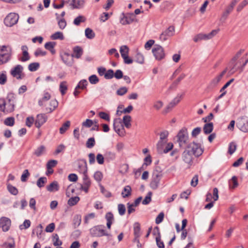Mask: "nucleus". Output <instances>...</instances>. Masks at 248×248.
Segmentation results:
<instances>
[{
  "label": "nucleus",
  "instance_id": "obj_1",
  "mask_svg": "<svg viewBox=\"0 0 248 248\" xmlns=\"http://www.w3.org/2000/svg\"><path fill=\"white\" fill-rule=\"evenodd\" d=\"M0 65L4 64L10 61L12 58V49L8 46H2L0 49Z\"/></svg>",
  "mask_w": 248,
  "mask_h": 248
},
{
  "label": "nucleus",
  "instance_id": "obj_2",
  "mask_svg": "<svg viewBox=\"0 0 248 248\" xmlns=\"http://www.w3.org/2000/svg\"><path fill=\"white\" fill-rule=\"evenodd\" d=\"M162 177V171L160 170L159 168L156 167L153 171L152 180L150 184V186L152 189L155 190L158 187Z\"/></svg>",
  "mask_w": 248,
  "mask_h": 248
},
{
  "label": "nucleus",
  "instance_id": "obj_3",
  "mask_svg": "<svg viewBox=\"0 0 248 248\" xmlns=\"http://www.w3.org/2000/svg\"><path fill=\"white\" fill-rule=\"evenodd\" d=\"M177 137L179 146L181 148L186 147L188 144V135L186 127H183L179 131Z\"/></svg>",
  "mask_w": 248,
  "mask_h": 248
},
{
  "label": "nucleus",
  "instance_id": "obj_4",
  "mask_svg": "<svg viewBox=\"0 0 248 248\" xmlns=\"http://www.w3.org/2000/svg\"><path fill=\"white\" fill-rule=\"evenodd\" d=\"M186 149L196 157L200 156L203 152V149L202 148L201 144L194 141L187 145Z\"/></svg>",
  "mask_w": 248,
  "mask_h": 248
},
{
  "label": "nucleus",
  "instance_id": "obj_5",
  "mask_svg": "<svg viewBox=\"0 0 248 248\" xmlns=\"http://www.w3.org/2000/svg\"><path fill=\"white\" fill-rule=\"evenodd\" d=\"M18 19L19 16L17 14L11 13L5 17L4 23L6 26L12 27L17 23Z\"/></svg>",
  "mask_w": 248,
  "mask_h": 248
},
{
  "label": "nucleus",
  "instance_id": "obj_6",
  "mask_svg": "<svg viewBox=\"0 0 248 248\" xmlns=\"http://www.w3.org/2000/svg\"><path fill=\"white\" fill-rule=\"evenodd\" d=\"M15 104L7 102L4 98H0V111L10 113L14 110Z\"/></svg>",
  "mask_w": 248,
  "mask_h": 248
},
{
  "label": "nucleus",
  "instance_id": "obj_7",
  "mask_svg": "<svg viewBox=\"0 0 248 248\" xmlns=\"http://www.w3.org/2000/svg\"><path fill=\"white\" fill-rule=\"evenodd\" d=\"M237 127L242 132H248V119L246 116L239 117L236 123Z\"/></svg>",
  "mask_w": 248,
  "mask_h": 248
},
{
  "label": "nucleus",
  "instance_id": "obj_8",
  "mask_svg": "<svg viewBox=\"0 0 248 248\" xmlns=\"http://www.w3.org/2000/svg\"><path fill=\"white\" fill-rule=\"evenodd\" d=\"M113 125L114 130L119 136H124L125 135V130L120 119H115Z\"/></svg>",
  "mask_w": 248,
  "mask_h": 248
},
{
  "label": "nucleus",
  "instance_id": "obj_9",
  "mask_svg": "<svg viewBox=\"0 0 248 248\" xmlns=\"http://www.w3.org/2000/svg\"><path fill=\"white\" fill-rule=\"evenodd\" d=\"M152 52L155 59L158 61L161 60L165 57V54L164 53V49L160 45H155L152 49Z\"/></svg>",
  "mask_w": 248,
  "mask_h": 248
},
{
  "label": "nucleus",
  "instance_id": "obj_10",
  "mask_svg": "<svg viewBox=\"0 0 248 248\" xmlns=\"http://www.w3.org/2000/svg\"><path fill=\"white\" fill-rule=\"evenodd\" d=\"M77 166V171L79 173L82 174L83 175L87 174V163L86 160L85 159H80L78 160Z\"/></svg>",
  "mask_w": 248,
  "mask_h": 248
},
{
  "label": "nucleus",
  "instance_id": "obj_11",
  "mask_svg": "<svg viewBox=\"0 0 248 248\" xmlns=\"http://www.w3.org/2000/svg\"><path fill=\"white\" fill-rule=\"evenodd\" d=\"M185 95V93H183L181 94H178L176 97H175L166 107L164 111L165 113L169 112L171 109L175 106L177 104H178L183 96Z\"/></svg>",
  "mask_w": 248,
  "mask_h": 248
},
{
  "label": "nucleus",
  "instance_id": "obj_12",
  "mask_svg": "<svg viewBox=\"0 0 248 248\" xmlns=\"http://www.w3.org/2000/svg\"><path fill=\"white\" fill-rule=\"evenodd\" d=\"M90 233L93 237H101L104 235L108 236V234L106 232L105 230L101 229V226H96L90 230Z\"/></svg>",
  "mask_w": 248,
  "mask_h": 248
},
{
  "label": "nucleus",
  "instance_id": "obj_13",
  "mask_svg": "<svg viewBox=\"0 0 248 248\" xmlns=\"http://www.w3.org/2000/svg\"><path fill=\"white\" fill-rule=\"evenodd\" d=\"M23 70V66L18 64L11 69L10 73L13 77L16 78L17 79H21L23 78L22 77Z\"/></svg>",
  "mask_w": 248,
  "mask_h": 248
},
{
  "label": "nucleus",
  "instance_id": "obj_14",
  "mask_svg": "<svg viewBox=\"0 0 248 248\" xmlns=\"http://www.w3.org/2000/svg\"><path fill=\"white\" fill-rule=\"evenodd\" d=\"M174 27L170 26L164 31H163L160 35V39L162 41L167 40L169 37L172 36L174 34Z\"/></svg>",
  "mask_w": 248,
  "mask_h": 248
},
{
  "label": "nucleus",
  "instance_id": "obj_15",
  "mask_svg": "<svg viewBox=\"0 0 248 248\" xmlns=\"http://www.w3.org/2000/svg\"><path fill=\"white\" fill-rule=\"evenodd\" d=\"M47 119V117L45 114H39L36 116L35 120V126L39 128L44 124H45Z\"/></svg>",
  "mask_w": 248,
  "mask_h": 248
},
{
  "label": "nucleus",
  "instance_id": "obj_16",
  "mask_svg": "<svg viewBox=\"0 0 248 248\" xmlns=\"http://www.w3.org/2000/svg\"><path fill=\"white\" fill-rule=\"evenodd\" d=\"M11 224V220L6 217H1L0 218V228L3 232H7Z\"/></svg>",
  "mask_w": 248,
  "mask_h": 248
},
{
  "label": "nucleus",
  "instance_id": "obj_17",
  "mask_svg": "<svg viewBox=\"0 0 248 248\" xmlns=\"http://www.w3.org/2000/svg\"><path fill=\"white\" fill-rule=\"evenodd\" d=\"M129 15L125 16L124 13L122 15L123 17H121L120 22L122 25H125L130 24L134 21V16L133 13L128 14Z\"/></svg>",
  "mask_w": 248,
  "mask_h": 248
},
{
  "label": "nucleus",
  "instance_id": "obj_18",
  "mask_svg": "<svg viewBox=\"0 0 248 248\" xmlns=\"http://www.w3.org/2000/svg\"><path fill=\"white\" fill-rule=\"evenodd\" d=\"M73 57H74V54H72L71 56H70L67 53H64L63 55L61 56V58L63 62L69 66H71L73 64Z\"/></svg>",
  "mask_w": 248,
  "mask_h": 248
},
{
  "label": "nucleus",
  "instance_id": "obj_19",
  "mask_svg": "<svg viewBox=\"0 0 248 248\" xmlns=\"http://www.w3.org/2000/svg\"><path fill=\"white\" fill-rule=\"evenodd\" d=\"M182 158L184 161L186 163L191 165L193 162L192 155L186 149L182 154Z\"/></svg>",
  "mask_w": 248,
  "mask_h": 248
},
{
  "label": "nucleus",
  "instance_id": "obj_20",
  "mask_svg": "<svg viewBox=\"0 0 248 248\" xmlns=\"http://www.w3.org/2000/svg\"><path fill=\"white\" fill-rule=\"evenodd\" d=\"M226 72V70H223L219 75L217 76L212 80L210 83V86L213 87L217 85L218 82L220 81L223 76Z\"/></svg>",
  "mask_w": 248,
  "mask_h": 248
},
{
  "label": "nucleus",
  "instance_id": "obj_21",
  "mask_svg": "<svg viewBox=\"0 0 248 248\" xmlns=\"http://www.w3.org/2000/svg\"><path fill=\"white\" fill-rule=\"evenodd\" d=\"M155 230H156L157 233V235L155 238L156 245L159 248H164L165 246L164 242L161 240V234L159 231V229L158 227H155Z\"/></svg>",
  "mask_w": 248,
  "mask_h": 248
},
{
  "label": "nucleus",
  "instance_id": "obj_22",
  "mask_svg": "<svg viewBox=\"0 0 248 248\" xmlns=\"http://www.w3.org/2000/svg\"><path fill=\"white\" fill-rule=\"evenodd\" d=\"M56 45V43L55 42H48L45 44V48L49 50L53 55L56 53V51L54 49Z\"/></svg>",
  "mask_w": 248,
  "mask_h": 248
},
{
  "label": "nucleus",
  "instance_id": "obj_23",
  "mask_svg": "<svg viewBox=\"0 0 248 248\" xmlns=\"http://www.w3.org/2000/svg\"><path fill=\"white\" fill-rule=\"evenodd\" d=\"M46 189L49 192L57 191L59 189V185L57 181H53L46 186Z\"/></svg>",
  "mask_w": 248,
  "mask_h": 248
},
{
  "label": "nucleus",
  "instance_id": "obj_24",
  "mask_svg": "<svg viewBox=\"0 0 248 248\" xmlns=\"http://www.w3.org/2000/svg\"><path fill=\"white\" fill-rule=\"evenodd\" d=\"M49 105L50 107L46 108V111L48 113H51L55 109L58 107V102L56 99L51 100L50 101Z\"/></svg>",
  "mask_w": 248,
  "mask_h": 248
},
{
  "label": "nucleus",
  "instance_id": "obj_25",
  "mask_svg": "<svg viewBox=\"0 0 248 248\" xmlns=\"http://www.w3.org/2000/svg\"><path fill=\"white\" fill-rule=\"evenodd\" d=\"M74 57L79 59L83 54V49L79 46H76L73 48Z\"/></svg>",
  "mask_w": 248,
  "mask_h": 248
},
{
  "label": "nucleus",
  "instance_id": "obj_26",
  "mask_svg": "<svg viewBox=\"0 0 248 248\" xmlns=\"http://www.w3.org/2000/svg\"><path fill=\"white\" fill-rule=\"evenodd\" d=\"M43 226L40 224H39L34 230H33L32 232V235L35 233H36V235L39 239H41L42 237V234L43 233Z\"/></svg>",
  "mask_w": 248,
  "mask_h": 248
},
{
  "label": "nucleus",
  "instance_id": "obj_27",
  "mask_svg": "<svg viewBox=\"0 0 248 248\" xmlns=\"http://www.w3.org/2000/svg\"><path fill=\"white\" fill-rule=\"evenodd\" d=\"M213 123H209L204 124L203 127V130L205 134H209L211 133L213 130Z\"/></svg>",
  "mask_w": 248,
  "mask_h": 248
},
{
  "label": "nucleus",
  "instance_id": "obj_28",
  "mask_svg": "<svg viewBox=\"0 0 248 248\" xmlns=\"http://www.w3.org/2000/svg\"><path fill=\"white\" fill-rule=\"evenodd\" d=\"M232 6H228L225 11L223 13L220 18V20L224 21L228 17L229 15L232 11Z\"/></svg>",
  "mask_w": 248,
  "mask_h": 248
},
{
  "label": "nucleus",
  "instance_id": "obj_29",
  "mask_svg": "<svg viewBox=\"0 0 248 248\" xmlns=\"http://www.w3.org/2000/svg\"><path fill=\"white\" fill-rule=\"evenodd\" d=\"M186 77V75L185 74H182L176 80H175L170 86V89H175L177 87V85L179 83V82L183 79Z\"/></svg>",
  "mask_w": 248,
  "mask_h": 248
},
{
  "label": "nucleus",
  "instance_id": "obj_30",
  "mask_svg": "<svg viewBox=\"0 0 248 248\" xmlns=\"http://www.w3.org/2000/svg\"><path fill=\"white\" fill-rule=\"evenodd\" d=\"M131 195V188L129 186H125L122 192V197L124 198L129 197Z\"/></svg>",
  "mask_w": 248,
  "mask_h": 248
},
{
  "label": "nucleus",
  "instance_id": "obj_31",
  "mask_svg": "<svg viewBox=\"0 0 248 248\" xmlns=\"http://www.w3.org/2000/svg\"><path fill=\"white\" fill-rule=\"evenodd\" d=\"M46 151V147L44 145L38 147L34 152L33 155L37 157L41 156Z\"/></svg>",
  "mask_w": 248,
  "mask_h": 248
},
{
  "label": "nucleus",
  "instance_id": "obj_32",
  "mask_svg": "<svg viewBox=\"0 0 248 248\" xmlns=\"http://www.w3.org/2000/svg\"><path fill=\"white\" fill-rule=\"evenodd\" d=\"M208 36L207 34L199 33L196 35L193 38L195 42H198L202 40H208Z\"/></svg>",
  "mask_w": 248,
  "mask_h": 248
},
{
  "label": "nucleus",
  "instance_id": "obj_33",
  "mask_svg": "<svg viewBox=\"0 0 248 248\" xmlns=\"http://www.w3.org/2000/svg\"><path fill=\"white\" fill-rule=\"evenodd\" d=\"M7 188L8 191L13 195H17L18 193V190L17 188L10 184H7Z\"/></svg>",
  "mask_w": 248,
  "mask_h": 248
},
{
  "label": "nucleus",
  "instance_id": "obj_34",
  "mask_svg": "<svg viewBox=\"0 0 248 248\" xmlns=\"http://www.w3.org/2000/svg\"><path fill=\"white\" fill-rule=\"evenodd\" d=\"M81 222V216L79 215H76L75 216L73 219V225L74 228L75 229L78 227Z\"/></svg>",
  "mask_w": 248,
  "mask_h": 248
},
{
  "label": "nucleus",
  "instance_id": "obj_35",
  "mask_svg": "<svg viewBox=\"0 0 248 248\" xmlns=\"http://www.w3.org/2000/svg\"><path fill=\"white\" fill-rule=\"evenodd\" d=\"M131 121V117L130 115H124L123 119V123L126 128H129L131 124L130 122Z\"/></svg>",
  "mask_w": 248,
  "mask_h": 248
},
{
  "label": "nucleus",
  "instance_id": "obj_36",
  "mask_svg": "<svg viewBox=\"0 0 248 248\" xmlns=\"http://www.w3.org/2000/svg\"><path fill=\"white\" fill-rule=\"evenodd\" d=\"M105 157L106 160L109 162L114 160L116 158V154L115 153L108 151L105 155Z\"/></svg>",
  "mask_w": 248,
  "mask_h": 248
},
{
  "label": "nucleus",
  "instance_id": "obj_37",
  "mask_svg": "<svg viewBox=\"0 0 248 248\" xmlns=\"http://www.w3.org/2000/svg\"><path fill=\"white\" fill-rule=\"evenodd\" d=\"M70 122L69 121H67L65 123H64L62 126L60 128V133L61 134H64L69 128L70 126Z\"/></svg>",
  "mask_w": 248,
  "mask_h": 248
},
{
  "label": "nucleus",
  "instance_id": "obj_38",
  "mask_svg": "<svg viewBox=\"0 0 248 248\" xmlns=\"http://www.w3.org/2000/svg\"><path fill=\"white\" fill-rule=\"evenodd\" d=\"M166 141L159 140L156 145L157 150L159 154L164 153V146L166 143Z\"/></svg>",
  "mask_w": 248,
  "mask_h": 248
},
{
  "label": "nucleus",
  "instance_id": "obj_39",
  "mask_svg": "<svg viewBox=\"0 0 248 248\" xmlns=\"http://www.w3.org/2000/svg\"><path fill=\"white\" fill-rule=\"evenodd\" d=\"M50 38L52 40L60 39L63 40L64 39L63 33L60 31H57L53 33L51 35Z\"/></svg>",
  "mask_w": 248,
  "mask_h": 248
},
{
  "label": "nucleus",
  "instance_id": "obj_40",
  "mask_svg": "<svg viewBox=\"0 0 248 248\" xmlns=\"http://www.w3.org/2000/svg\"><path fill=\"white\" fill-rule=\"evenodd\" d=\"M140 226L139 222H136L134 224V234L135 236H140Z\"/></svg>",
  "mask_w": 248,
  "mask_h": 248
},
{
  "label": "nucleus",
  "instance_id": "obj_41",
  "mask_svg": "<svg viewBox=\"0 0 248 248\" xmlns=\"http://www.w3.org/2000/svg\"><path fill=\"white\" fill-rule=\"evenodd\" d=\"M85 34L86 37L90 39H93L95 37V33L93 32V30L89 28L86 29L85 31Z\"/></svg>",
  "mask_w": 248,
  "mask_h": 248
},
{
  "label": "nucleus",
  "instance_id": "obj_42",
  "mask_svg": "<svg viewBox=\"0 0 248 248\" xmlns=\"http://www.w3.org/2000/svg\"><path fill=\"white\" fill-rule=\"evenodd\" d=\"M67 90V82L65 81H63L61 82L60 84V91L61 94L63 95L66 93Z\"/></svg>",
  "mask_w": 248,
  "mask_h": 248
},
{
  "label": "nucleus",
  "instance_id": "obj_43",
  "mask_svg": "<svg viewBox=\"0 0 248 248\" xmlns=\"http://www.w3.org/2000/svg\"><path fill=\"white\" fill-rule=\"evenodd\" d=\"M50 97L51 95L48 93H45L42 98L39 100L38 101L39 105L40 106H42L43 105V102L48 101L50 99Z\"/></svg>",
  "mask_w": 248,
  "mask_h": 248
},
{
  "label": "nucleus",
  "instance_id": "obj_44",
  "mask_svg": "<svg viewBox=\"0 0 248 248\" xmlns=\"http://www.w3.org/2000/svg\"><path fill=\"white\" fill-rule=\"evenodd\" d=\"M79 197L78 196L71 197L68 201V204L71 206H74L79 202Z\"/></svg>",
  "mask_w": 248,
  "mask_h": 248
},
{
  "label": "nucleus",
  "instance_id": "obj_45",
  "mask_svg": "<svg viewBox=\"0 0 248 248\" xmlns=\"http://www.w3.org/2000/svg\"><path fill=\"white\" fill-rule=\"evenodd\" d=\"M47 179L45 177H42L37 181L36 185L39 187L41 188L44 186V185L46 183Z\"/></svg>",
  "mask_w": 248,
  "mask_h": 248
},
{
  "label": "nucleus",
  "instance_id": "obj_46",
  "mask_svg": "<svg viewBox=\"0 0 248 248\" xmlns=\"http://www.w3.org/2000/svg\"><path fill=\"white\" fill-rule=\"evenodd\" d=\"M39 66L40 64L39 62H32L29 65L28 69L30 71L33 72L36 71Z\"/></svg>",
  "mask_w": 248,
  "mask_h": 248
},
{
  "label": "nucleus",
  "instance_id": "obj_47",
  "mask_svg": "<svg viewBox=\"0 0 248 248\" xmlns=\"http://www.w3.org/2000/svg\"><path fill=\"white\" fill-rule=\"evenodd\" d=\"M237 145L234 142H231L229 145L228 153L232 155L236 151Z\"/></svg>",
  "mask_w": 248,
  "mask_h": 248
},
{
  "label": "nucleus",
  "instance_id": "obj_48",
  "mask_svg": "<svg viewBox=\"0 0 248 248\" xmlns=\"http://www.w3.org/2000/svg\"><path fill=\"white\" fill-rule=\"evenodd\" d=\"M53 245L55 246H60L62 244V242L59 240V237L57 233L53 234Z\"/></svg>",
  "mask_w": 248,
  "mask_h": 248
},
{
  "label": "nucleus",
  "instance_id": "obj_49",
  "mask_svg": "<svg viewBox=\"0 0 248 248\" xmlns=\"http://www.w3.org/2000/svg\"><path fill=\"white\" fill-rule=\"evenodd\" d=\"M4 124L7 126H12L15 124V118L13 117H8L5 119Z\"/></svg>",
  "mask_w": 248,
  "mask_h": 248
},
{
  "label": "nucleus",
  "instance_id": "obj_50",
  "mask_svg": "<svg viewBox=\"0 0 248 248\" xmlns=\"http://www.w3.org/2000/svg\"><path fill=\"white\" fill-rule=\"evenodd\" d=\"M144 57L142 54L138 52L135 57V61L140 64H142L144 62Z\"/></svg>",
  "mask_w": 248,
  "mask_h": 248
},
{
  "label": "nucleus",
  "instance_id": "obj_51",
  "mask_svg": "<svg viewBox=\"0 0 248 248\" xmlns=\"http://www.w3.org/2000/svg\"><path fill=\"white\" fill-rule=\"evenodd\" d=\"M86 21V18L83 16H79L77 17L74 20V24L77 26H78L81 22H84Z\"/></svg>",
  "mask_w": 248,
  "mask_h": 248
},
{
  "label": "nucleus",
  "instance_id": "obj_52",
  "mask_svg": "<svg viewBox=\"0 0 248 248\" xmlns=\"http://www.w3.org/2000/svg\"><path fill=\"white\" fill-rule=\"evenodd\" d=\"M95 144V141L94 138H89L86 143V147L88 148H93Z\"/></svg>",
  "mask_w": 248,
  "mask_h": 248
},
{
  "label": "nucleus",
  "instance_id": "obj_53",
  "mask_svg": "<svg viewBox=\"0 0 248 248\" xmlns=\"http://www.w3.org/2000/svg\"><path fill=\"white\" fill-rule=\"evenodd\" d=\"M152 195V192L150 191L149 192L146 196L145 197L144 199L142 201V203L144 205H146L149 204L151 202V197Z\"/></svg>",
  "mask_w": 248,
  "mask_h": 248
},
{
  "label": "nucleus",
  "instance_id": "obj_54",
  "mask_svg": "<svg viewBox=\"0 0 248 248\" xmlns=\"http://www.w3.org/2000/svg\"><path fill=\"white\" fill-rule=\"evenodd\" d=\"M85 1L84 0H78L77 1H76L75 3L74 4L73 9H80L82 8L84 5Z\"/></svg>",
  "mask_w": 248,
  "mask_h": 248
},
{
  "label": "nucleus",
  "instance_id": "obj_55",
  "mask_svg": "<svg viewBox=\"0 0 248 248\" xmlns=\"http://www.w3.org/2000/svg\"><path fill=\"white\" fill-rule=\"evenodd\" d=\"M16 99L15 94L13 93H10L7 94L6 101L12 104H15V100Z\"/></svg>",
  "mask_w": 248,
  "mask_h": 248
},
{
  "label": "nucleus",
  "instance_id": "obj_56",
  "mask_svg": "<svg viewBox=\"0 0 248 248\" xmlns=\"http://www.w3.org/2000/svg\"><path fill=\"white\" fill-rule=\"evenodd\" d=\"M120 52L122 57L124 56L128 55L129 48L126 46H123L120 47Z\"/></svg>",
  "mask_w": 248,
  "mask_h": 248
},
{
  "label": "nucleus",
  "instance_id": "obj_57",
  "mask_svg": "<svg viewBox=\"0 0 248 248\" xmlns=\"http://www.w3.org/2000/svg\"><path fill=\"white\" fill-rule=\"evenodd\" d=\"M103 176V174L100 171H96L93 175L94 179L98 182L101 181Z\"/></svg>",
  "mask_w": 248,
  "mask_h": 248
},
{
  "label": "nucleus",
  "instance_id": "obj_58",
  "mask_svg": "<svg viewBox=\"0 0 248 248\" xmlns=\"http://www.w3.org/2000/svg\"><path fill=\"white\" fill-rule=\"evenodd\" d=\"M87 85V81L85 79H83L80 81L78 84L76 86V89H81L82 90L86 88Z\"/></svg>",
  "mask_w": 248,
  "mask_h": 248
},
{
  "label": "nucleus",
  "instance_id": "obj_59",
  "mask_svg": "<svg viewBox=\"0 0 248 248\" xmlns=\"http://www.w3.org/2000/svg\"><path fill=\"white\" fill-rule=\"evenodd\" d=\"M83 185L91 186V181L88 177V174L83 175Z\"/></svg>",
  "mask_w": 248,
  "mask_h": 248
},
{
  "label": "nucleus",
  "instance_id": "obj_60",
  "mask_svg": "<svg viewBox=\"0 0 248 248\" xmlns=\"http://www.w3.org/2000/svg\"><path fill=\"white\" fill-rule=\"evenodd\" d=\"M114 77V71L112 69H109L106 72L104 78L107 79H110Z\"/></svg>",
  "mask_w": 248,
  "mask_h": 248
},
{
  "label": "nucleus",
  "instance_id": "obj_61",
  "mask_svg": "<svg viewBox=\"0 0 248 248\" xmlns=\"http://www.w3.org/2000/svg\"><path fill=\"white\" fill-rule=\"evenodd\" d=\"M31 221L30 220L26 219L23 223L19 226L20 230L27 229L31 226Z\"/></svg>",
  "mask_w": 248,
  "mask_h": 248
},
{
  "label": "nucleus",
  "instance_id": "obj_62",
  "mask_svg": "<svg viewBox=\"0 0 248 248\" xmlns=\"http://www.w3.org/2000/svg\"><path fill=\"white\" fill-rule=\"evenodd\" d=\"M23 56L19 60L21 62H26L30 60V57L28 51H24L22 52Z\"/></svg>",
  "mask_w": 248,
  "mask_h": 248
},
{
  "label": "nucleus",
  "instance_id": "obj_63",
  "mask_svg": "<svg viewBox=\"0 0 248 248\" xmlns=\"http://www.w3.org/2000/svg\"><path fill=\"white\" fill-rule=\"evenodd\" d=\"M7 81V76L6 72L3 71L0 74V84L4 85Z\"/></svg>",
  "mask_w": 248,
  "mask_h": 248
},
{
  "label": "nucleus",
  "instance_id": "obj_64",
  "mask_svg": "<svg viewBox=\"0 0 248 248\" xmlns=\"http://www.w3.org/2000/svg\"><path fill=\"white\" fill-rule=\"evenodd\" d=\"M119 214L121 216L124 215L125 213L126 209L124 204L120 203L118 205Z\"/></svg>",
  "mask_w": 248,
  "mask_h": 248
}]
</instances>
